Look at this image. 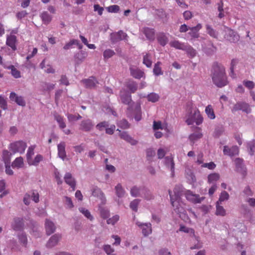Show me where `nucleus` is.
<instances>
[{
  "instance_id": "1",
  "label": "nucleus",
  "mask_w": 255,
  "mask_h": 255,
  "mask_svg": "<svg viewBox=\"0 0 255 255\" xmlns=\"http://www.w3.org/2000/svg\"><path fill=\"white\" fill-rule=\"evenodd\" d=\"M171 203L174 212L179 215L180 218L184 221L188 219L185 210V204L182 201L181 196L182 195V188L181 186L177 185L173 192L169 190Z\"/></svg>"
},
{
  "instance_id": "2",
  "label": "nucleus",
  "mask_w": 255,
  "mask_h": 255,
  "mask_svg": "<svg viewBox=\"0 0 255 255\" xmlns=\"http://www.w3.org/2000/svg\"><path fill=\"white\" fill-rule=\"evenodd\" d=\"M212 78L214 84L218 87H223L228 84L225 68L221 65H214Z\"/></svg>"
},
{
  "instance_id": "3",
  "label": "nucleus",
  "mask_w": 255,
  "mask_h": 255,
  "mask_svg": "<svg viewBox=\"0 0 255 255\" xmlns=\"http://www.w3.org/2000/svg\"><path fill=\"white\" fill-rule=\"evenodd\" d=\"M188 111L186 115V122L188 125H192L195 123L199 125L203 122V118L201 116L199 110L193 106L192 103L187 104Z\"/></svg>"
},
{
  "instance_id": "4",
  "label": "nucleus",
  "mask_w": 255,
  "mask_h": 255,
  "mask_svg": "<svg viewBox=\"0 0 255 255\" xmlns=\"http://www.w3.org/2000/svg\"><path fill=\"white\" fill-rule=\"evenodd\" d=\"M223 32L224 33V38L231 42H236L239 40V35L231 29L224 27Z\"/></svg>"
},
{
  "instance_id": "5",
  "label": "nucleus",
  "mask_w": 255,
  "mask_h": 255,
  "mask_svg": "<svg viewBox=\"0 0 255 255\" xmlns=\"http://www.w3.org/2000/svg\"><path fill=\"white\" fill-rule=\"evenodd\" d=\"M26 146L27 145L25 142L20 140L11 143L10 148L14 153L18 152L22 154L24 153Z\"/></svg>"
},
{
  "instance_id": "6",
  "label": "nucleus",
  "mask_w": 255,
  "mask_h": 255,
  "mask_svg": "<svg viewBox=\"0 0 255 255\" xmlns=\"http://www.w3.org/2000/svg\"><path fill=\"white\" fill-rule=\"evenodd\" d=\"M32 199L35 203H37L39 201V195L38 193L36 191H32L26 193L23 197V202L25 205H28Z\"/></svg>"
},
{
  "instance_id": "7",
  "label": "nucleus",
  "mask_w": 255,
  "mask_h": 255,
  "mask_svg": "<svg viewBox=\"0 0 255 255\" xmlns=\"http://www.w3.org/2000/svg\"><path fill=\"white\" fill-rule=\"evenodd\" d=\"M185 195L187 200L194 203H200L205 199L203 197H200L199 195L194 194L190 190H187Z\"/></svg>"
},
{
  "instance_id": "8",
  "label": "nucleus",
  "mask_w": 255,
  "mask_h": 255,
  "mask_svg": "<svg viewBox=\"0 0 255 255\" xmlns=\"http://www.w3.org/2000/svg\"><path fill=\"white\" fill-rule=\"evenodd\" d=\"M120 99L123 103L128 105V110H130V109L133 107L135 105L134 104L131 103V95L124 90H122L120 92Z\"/></svg>"
},
{
  "instance_id": "9",
  "label": "nucleus",
  "mask_w": 255,
  "mask_h": 255,
  "mask_svg": "<svg viewBox=\"0 0 255 255\" xmlns=\"http://www.w3.org/2000/svg\"><path fill=\"white\" fill-rule=\"evenodd\" d=\"M54 119L58 124L59 128L63 130V132L67 135L70 134L71 131L69 129H64L66 127V124L64 118L57 113L54 114Z\"/></svg>"
},
{
  "instance_id": "10",
  "label": "nucleus",
  "mask_w": 255,
  "mask_h": 255,
  "mask_svg": "<svg viewBox=\"0 0 255 255\" xmlns=\"http://www.w3.org/2000/svg\"><path fill=\"white\" fill-rule=\"evenodd\" d=\"M136 225L142 230V233L145 237H147L152 233L151 225L149 223H143L138 221L136 222Z\"/></svg>"
},
{
  "instance_id": "11",
  "label": "nucleus",
  "mask_w": 255,
  "mask_h": 255,
  "mask_svg": "<svg viewBox=\"0 0 255 255\" xmlns=\"http://www.w3.org/2000/svg\"><path fill=\"white\" fill-rule=\"evenodd\" d=\"M24 226L23 219L20 217H14L11 223V228L15 231L22 230Z\"/></svg>"
},
{
  "instance_id": "12",
  "label": "nucleus",
  "mask_w": 255,
  "mask_h": 255,
  "mask_svg": "<svg viewBox=\"0 0 255 255\" xmlns=\"http://www.w3.org/2000/svg\"><path fill=\"white\" fill-rule=\"evenodd\" d=\"M61 235L55 234L51 236L46 243V247L51 249L56 246L59 241L61 239Z\"/></svg>"
},
{
  "instance_id": "13",
  "label": "nucleus",
  "mask_w": 255,
  "mask_h": 255,
  "mask_svg": "<svg viewBox=\"0 0 255 255\" xmlns=\"http://www.w3.org/2000/svg\"><path fill=\"white\" fill-rule=\"evenodd\" d=\"M92 194L95 197H98L101 200V203L102 205H104L106 202V197L102 191V190L96 186L93 187L91 189Z\"/></svg>"
},
{
  "instance_id": "14",
  "label": "nucleus",
  "mask_w": 255,
  "mask_h": 255,
  "mask_svg": "<svg viewBox=\"0 0 255 255\" xmlns=\"http://www.w3.org/2000/svg\"><path fill=\"white\" fill-rule=\"evenodd\" d=\"M127 34L122 30L111 35V39L113 42H117L122 40H127Z\"/></svg>"
},
{
  "instance_id": "15",
  "label": "nucleus",
  "mask_w": 255,
  "mask_h": 255,
  "mask_svg": "<svg viewBox=\"0 0 255 255\" xmlns=\"http://www.w3.org/2000/svg\"><path fill=\"white\" fill-rule=\"evenodd\" d=\"M223 152L225 155L233 156L238 154L239 148L237 146H233L231 147L228 146H225Z\"/></svg>"
},
{
  "instance_id": "16",
  "label": "nucleus",
  "mask_w": 255,
  "mask_h": 255,
  "mask_svg": "<svg viewBox=\"0 0 255 255\" xmlns=\"http://www.w3.org/2000/svg\"><path fill=\"white\" fill-rule=\"evenodd\" d=\"M164 162L166 167L170 170L171 175L173 176L174 173L175 165L173 158L169 156L165 157Z\"/></svg>"
},
{
  "instance_id": "17",
  "label": "nucleus",
  "mask_w": 255,
  "mask_h": 255,
  "mask_svg": "<svg viewBox=\"0 0 255 255\" xmlns=\"http://www.w3.org/2000/svg\"><path fill=\"white\" fill-rule=\"evenodd\" d=\"M45 228L46 234L48 235H50L53 233L56 230L55 224L53 222L49 220V219H46L45 220Z\"/></svg>"
},
{
  "instance_id": "18",
  "label": "nucleus",
  "mask_w": 255,
  "mask_h": 255,
  "mask_svg": "<svg viewBox=\"0 0 255 255\" xmlns=\"http://www.w3.org/2000/svg\"><path fill=\"white\" fill-rule=\"evenodd\" d=\"M16 37L14 35L9 34L7 35L6 44L9 46L13 50H15L16 42Z\"/></svg>"
},
{
  "instance_id": "19",
  "label": "nucleus",
  "mask_w": 255,
  "mask_h": 255,
  "mask_svg": "<svg viewBox=\"0 0 255 255\" xmlns=\"http://www.w3.org/2000/svg\"><path fill=\"white\" fill-rule=\"evenodd\" d=\"M64 178L65 182L70 186L73 190H74L75 189L76 181L72 174L69 172H67L65 174Z\"/></svg>"
},
{
  "instance_id": "20",
  "label": "nucleus",
  "mask_w": 255,
  "mask_h": 255,
  "mask_svg": "<svg viewBox=\"0 0 255 255\" xmlns=\"http://www.w3.org/2000/svg\"><path fill=\"white\" fill-rule=\"evenodd\" d=\"M120 136L121 138L129 143L132 145H135L138 142L136 140L133 138L130 135L125 131L121 133Z\"/></svg>"
},
{
  "instance_id": "21",
  "label": "nucleus",
  "mask_w": 255,
  "mask_h": 255,
  "mask_svg": "<svg viewBox=\"0 0 255 255\" xmlns=\"http://www.w3.org/2000/svg\"><path fill=\"white\" fill-rule=\"evenodd\" d=\"M80 126L82 130L88 131L93 128L94 124L91 120L87 119L82 121Z\"/></svg>"
},
{
  "instance_id": "22",
  "label": "nucleus",
  "mask_w": 255,
  "mask_h": 255,
  "mask_svg": "<svg viewBox=\"0 0 255 255\" xmlns=\"http://www.w3.org/2000/svg\"><path fill=\"white\" fill-rule=\"evenodd\" d=\"M9 98L11 100L15 101L19 106H24L25 105L23 98L21 96H17L14 92H11L10 94Z\"/></svg>"
},
{
  "instance_id": "23",
  "label": "nucleus",
  "mask_w": 255,
  "mask_h": 255,
  "mask_svg": "<svg viewBox=\"0 0 255 255\" xmlns=\"http://www.w3.org/2000/svg\"><path fill=\"white\" fill-rule=\"evenodd\" d=\"M249 105L245 103H238L235 104L233 108L232 111L233 112H236L238 110H242L243 111L248 112Z\"/></svg>"
},
{
  "instance_id": "24",
  "label": "nucleus",
  "mask_w": 255,
  "mask_h": 255,
  "mask_svg": "<svg viewBox=\"0 0 255 255\" xmlns=\"http://www.w3.org/2000/svg\"><path fill=\"white\" fill-rule=\"evenodd\" d=\"M215 215L217 216L224 217L227 215V211L222 205L221 203L216 202Z\"/></svg>"
},
{
  "instance_id": "25",
  "label": "nucleus",
  "mask_w": 255,
  "mask_h": 255,
  "mask_svg": "<svg viewBox=\"0 0 255 255\" xmlns=\"http://www.w3.org/2000/svg\"><path fill=\"white\" fill-rule=\"evenodd\" d=\"M87 88H92L95 87L98 84V81L94 77H91L89 79H84L81 81Z\"/></svg>"
},
{
  "instance_id": "26",
  "label": "nucleus",
  "mask_w": 255,
  "mask_h": 255,
  "mask_svg": "<svg viewBox=\"0 0 255 255\" xmlns=\"http://www.w3.org/2000/svg\"><path fill=\"white\" fill-rule=\"evenodd\" d=\"M142 32L145 34L147 39L153 40L154 39V30L152 28L148 27H144L142 29Z\"/></svg>"
},
{
  "instance_id": "27",
  "label": "nucleus",
  "mask_w": 255,
  "mask_h": 255,
  "mask_svg": "<svg viewBox=\"0 0 255 255\" xmlns=\"http://www.w3.org/2000/svg\"><path fill=\"white\" fill-rule=\"evenodd\" d=\"M115 194L119 198H123L126 195V191L121 183L115 187Z\"/></svg>"
},
{
  "instance_id": "28",
  "label": "nucleus",
  "mask_w": 255,
  "mask_h": 255,
  "mask_svg": "<svg viewBox=\"0 0 255 255\" xmlns=\"http://www.w3.org/2000/svg\"><path fill=\"white\" fill-rule=\"evenodd\" d=\"M153 128L155 131L159 129H164L167 132L169 131L167 124L162 123L160 121H154L153 124Z\"/></svg>"
},
{
  "instance_id": "29",
  "label": "nucleus",
  "mask_w": 255,
  "mask_h": 255,
  "mask_svg": "<svg viewBox=\"0 0 255 255\" xmlns=\"http://www.w3.org/2000/svg\"><path fill=\"white\" fill-rule=\"evenodd\" d=\"M202 28V25L201 24H198L196 26L194 27H189V30L190 31L189 32V34L191 35V37L193 38H197L199 37L198 31Z\"/></svg>"
},
{
  "instance_id": "30",
  "label": "nucleus",
  "mask_w": 255,
  "mask_h": 255,
  "mask_svg": "<svg viewBox=\"0 0 255 255\" xmlns=\"http://www.w3.org/2000/svg\"><path fill=\"white\" fill-rule=\"evenodd\" d=\"M88 53L84 51H80L75 55L74 58L77 63H82L87 57Z\"/></svg>"
},
{
  "instance_id": "31",
  "label": "nucleus",
  "mask_w": 255,
  "mask_h": 255,
  "mask_svg": "<svg viewBox=\"0 0 255 255\" xmlns=\"http://www.w3.org/2000/svg\"><path fill=\"white\" fill-rule=\"evenodd\" d=\"M220 175L218 173H213L208 175L207 177V182L209 184H216V182L220 179Z\"/></svg>"
},
{
  "instance_id": "32",
  "label": "nucleus",
  "mask_w": 255,
  "mask_h": 255,
  "mask_svg": "<svg viewBox=\"0 0 255 255\" xmlns=\"http://www.w3.org/2000/svg\"><path fill=\"white\" fill-rule=\"evenodd\" d=\"M58 153L59 157L62 160H64L66 156L64 142H61L58 145Z\"/></svg>"
},
{
  "instance_id": "33",
  "label": "nucleus",
  "mask_w": 255,
  "mask_h": 255,
  "mask_svg": "<svg viewBox=\"0 0 255 255\" xmlns=\"http://www.w3.org/2000/svg\"><path fill=\"white\" fill-rule=\"evenodd\" d=\"M134 110V113L135 114L134 119L136 121H139L141 120V109L140 105L136 104L133 107L131 108L129 111Z\"/></svg>"
},
{
  "instance_id": "34",
  "label": "nucleus",
  "mask_w": 255,
  "mask_h": 255,
  "mask_svg": "<svg viewBox=\"0 0 255 255\" xmlns=\"http://www.w3.org/2000/svg\"><path fill=\"white\" fill-rule=\"evenodd\" d=\"M144 187H137L134 186L130 189V195L132 197L142 196V190Z\"/></svg>"
},
{
  "instance_id": "35",
  "label": "nucleus",
  "mask_w": 255,
  "mask_h": 255,
  "mask_svg": "<svg viewBox=\"0 0 255 255\" xmlns=\"http://www.w3.org/2000/svg\"><path fill=\"white\" fill-rule=\"evenodd\" d=\"M186 44V43H182L178 40H173L169 43L171 47L182 50H183Z\"/></svg>"
},
{
  "instance_id": "36",
  "label": "nucleus",
  "mask_w": 255,
  "mask_h": 255,
  "mask_svg": "<svg viewBox=\"0 0 255 255\" xmlns=\"http://www.w3.org/2000/svg\"><path fill=\"white\" fill-rule=\"evenodd\" d=\"M204 50L208 54H212L216 51V48L211 42H209L206 45L203 47Z\"/></svg>"
},
{
  "instance_id": "37",
  "label": "nucleus",
  "mask_w": 255,
  "mask_h": 255,
  "mask_svg": "<svg viewBox=\"0 0 255 255\" xmlns=\"http://www.w3.org/2000/svg\"><path fill=\"white\" fill-rule=\"evenodd\" d=\"M99 210L100 213V215L103 219H108L110 216V211L106 208L103 207L101 205L99 206Z\"/></svg>"
},
{
  "instance_id": "38",
  "label": "nucleus",
  "mask_w": 255,
  "mask_h": 255,
  "mask_svg": "<svg viewBox=\"0 0 255 255\" xmlns=\"http://www.w3.org/2000/svg\"><path fill=\"white\" fill-rule=\"evenodd\" d=\"M131 75L136 79H140L143 76L144 73L136 68L131 67L130 68Z\"/></svg>"
},
{
  "instance_id": "39",
  "label": "nucleus",
  "mask_w": 255,
  "mask_h": 255,
  "mask_svg": "<svg viewBox=\"0 0 255 255\" xmlns=\"http://www.w3.org/2000/svg\"><path fill=\"white\" fill-rule=\"evenodd\" d=\"M183 51H186L188 56L191 58L195 57L196 55V50L187 44L185 45Z\"/></svg>"
},
{
  "instance_id": "40",
  "label": "nucleus",
  "mask_w": 255,
  "mask_h": 255,
  "mask_svg": "<svg viewBox=\"0 0 255 255\" xmlns=\"http://www.w3.org/2000/svg\"><path fill=\"white\" fill-rule=\"evenodd\" d=\"M185 172L186 178L189 183L190 184L194 183L196 182V179L193 172L189 169L186 170Z\"/></svg>"
},
{
  "instance_id": "41",
  "label": "nucleus",
  "mask_w": 255,
  "mask_h": 255,
  "mask_svg": "<svg viewBox=\"0 0 255 255\" xmlns=\"http://www.w3.org/2000/svg\"><path fill=\"white\" fill-rule=\"evenodd\" d=\"M230 198L229 194L226 191H223L221 192L217 203H221L224 201H228Z\"/></svg>"
},
{
  "instance_id": "42",
  "label": "nucleus",
  "mask_w": 255,
  "mask_h": 255,
  "mask_svg": "<svg viewBox=\"0 0 255 255\" xmlns=\"http://www.w3.org/2000/svg\"><path fill=\"white\" fill-rule=\"evenodd\" d=\"M23 165V159L21 157L16 158L12 163V166L17 168L22 167Z\"/></svg>"
},
{
  "instance_id": "43",
  "label": "nucleus",
  "mask_w": 255,
  "mask_h": 255,
  "mask_svg": "<svg viewBox=\"0 0 255 255\" xmlns=\"http://www.w3.org/2000/svg\"><path fill=\"white\" fill-rule=\"evenodd\" d=\"M40 17L44 24H48L52 19V16L47 12L44 11L41 15Z\"/></svg>"
},
{
  "instance_id": "44",
  "label": "nucleus",
  "mask_w": 255,
  "mask_h": 255,
  "mask_svg": "<svg viewBox=\"0 0 255 255\" xmlns=\"http://www.w3.org/2000/svg\"><path fill=\"white\" fill-rule=\"evenodd\" d=\"M141 197L147 200H150L153 199V196L151 191L145 188H143V190H142V196Z\"/></svg>"
},
{
  "instance_id": "45",
  "label": "nucleus",
  "mask_w": 255,
  "mask_h": 255,
  "mask_svg": "<svg viewBox=\"0 0 255 255\" xmlns=\"http://www.w3.org/2000/svg\"><path fill=\"white\" fill-rule=\"evenodd\" d=\"M64 205L67 209H71L74 207V204L72 199L68 197L64 196L63 199Z\"/></svg>"
},
{
  "instance_id": "46",
  "label": "nucleus",
  "mask_w": 255,
  "mask_h": 255,
  "mask_svg": "<svg viewBox=\"0 0 255 255\" xmlns=\"http://www.w3.org/2000/svg\"><path fill=\"white\" fill-rule=\"evenodd\" d=\"M205 113L209 119L213 120L215 118V115L211 105H208L206 107Z\"/></svg>"
},
{
  "instance_id": "47",
  "label": "nucleus",
  "mask_w": 255,
  "mask_h": 255,
  "mask_svg": "<svg viewBox=\"0 0 255 255\" xmlns=\"http://www.w3.org/2000/svg\"><path fill=\"white\" fill-rule=\"evenodd\" d=\"M161 63L160 62H157L155 64L153 69V74L156 76L161 75L163 74V72L160 67Z\"/></svg>"
},
{
  "instance_id": "48",
  "label": "nucleus",
  "mask_w": 255,
  "mask_h": 255,
  "mask_svg": "<svg viewBox=\"0 0 255 255\" xmlns=\"http://www.w3.org/2000/svg\"><path fill=\"white\" fill-rule=\"evenodd\" d=\"M206 31L208 34L213 38H217L218 37L217 32L214 29L212 26L209 24L206 25Z\"/></svg>"
},
{
  "instance_id": "49",
  "label": "nucleus",
  "mask_w": 255,
  "mask_h": 255,
  "mask_svg": "<svg viewBox=\"0 0 255 255\" xmlns=\"http://www.w3.org/2000/svg\"><path fill=\"white\" fill-rule=\"evenodd\" d=\"M126 86L131 93H134L137 89V84L131 80L127 82Z\"/></svg>"
},
{
  "instance_id": "50",
  "label": "nucleus",
  "mask_w": 255,
  "mask_h": 255,
  "mask_svg": "<svg viewBox=\"0 0 255 255\" xmlns=\"http://www.w3.org/2000/svg\"><path fill=\"white\" fill-rule=\"evenodd\" d=\"M146 98L148 101L155 103L159 100V96L156 93H151L146 96Z\"/></svg>"
},
{
  "instance_id": "51",
  "label": "nucleus",
  "mask_w": 255,
  "mask_h": 255,
  "mask_svg": "<svg viewBox=\"0 0 255 255\" xmlns=\"http://www.w3.org/2000/svg\"><path fill=\"white\" fill-rule=\"evenodd\" d=\"M43 159V156L40 154H37L33 160L32 159L28 162L29 165H37Z\"/></svg>"
},
{
  "instance_id": "52",
  "label": "nucleus",
  "mask_w": 255,
  "mask_h": 255,
  "mask_svg": "<svg viewBox=\"0 0 255 255\" xmlns=\"http://www.w3.org/2000/svg\"><path fill=\"white\" fill-rule=\"evenodd\" d=\"M157 40L162 46H165L168 42V39L167 36L163 33L160 34L158 36Z\"/></svg>"
},
{
  "instance_id": "53",
  "label": "nucleus",
  "mask_w": 255,
  "mask_h": 255,
  "mask_svg": "<svg viewBox=\"0 0 255 255\" xmlns=\"http://www.w3.org/2000/svg\"><path fill=\"white\" fill-rule=\"evenodd\" d=\"M179 232H182L186 233H188L190 235L194 236V231L191 228H188L184 225H181L179 229Z\"/></svg>"
},
{
  "instance_id": "54",
  "label": "nucleus",
  "mask_w": 255,
  "mask_h": 255,
  "mask_svg": "<svg viewBox=\"0 0 255 255\" xmlns=\"http://www.w3.org/2000/svg\"><path fill=\"white\" fill-rule=\"evenodd\" d=\"M143 63L147 67H151L152 65V61L151 60V55L149 54L146 53L143 56Z\"/></svg>"
},
{
  "instance_id": "55",
  "label": "nucleus",
  "mask_w": 255,
  "mask_h": 255,
  "mask_svg": "<svg viewBox=\"0 0 255 255\" xmlns=\"http://www.w3.org/2000/svg\"><path fill=\"white\" fill-rule=\"evenodd\" d=\"M168 149L166 147H160L157 150V154L159 159H162L168 152Z\"/></svg>"
},
{
  "instance_id": "56",
  "label": "nucleus",
  "mask_w": 255,
  "mask_h": 255,
  "mask_svg": "<svg viewBox=\"0 0 255 255\" xmlns=\"http://www.w3.org/2000/svg\"><path fill=\"white\" fill-rule=\"evenodd\" d=\"M18 239L19 243L23 246L26 247L27 244V239L26 234L23 233L18 234Z\"/></svg>"
},
{
  "instance_id": "57",
  "label": "nucleus",
  "mask_w": 255,
  "mask_h": 255,
  "mask_svg": "<svg viewBox=\"0 0 255 255\" xmlns=\"http://www.w3.org/2000/svg\"><path fill=\"white\" fill-rule=\"evenodd\" d=\"M79 211L82 213L87 219L91 221L93 220V217L91 215L89 211L84 208L80 207L79 208Z\"/></svg>"
},
{
  "instance_id": "58",
  "label": "nucleus",
  "mask_w": 255,
  "mask_h": 255,
  "mask_svg": "<svg viewBox=\"0 0 255 255\" xmlns=\"http://www.w3.org/2000/svg\"><path fill=\"white\" fill-rule=\"evenodd\" d=\"M41 86L43 91H50L54 88L55 84L50 83H43Z\"/></svg>"
},
{
  "instance_id": "59",
  "label": "nucleus",
  "mask_w": 255,
  "mask_h": 255,
  "mask_svg": "<svg viewBox=\"0 0 255 255\" xmlns=\"http://www.w3.org/2000/svg\"><path fill=\"white\" fill-rule=\"evenodd\" d=\"M35 148V145H31L28 147L27 153H26V158L27 160V162L30 161L31 159V157L32 155L34 154V150Z\"/></svg>"
},
{
  "instance_id": "60",
  "label": "nucleus",
  "mask_w": 255,
  "mask_h": 255,
  "mask_svg": "<svg viewBox=\"0 0 255 255\" xmlns=\"http://www.w3.org/2000/svg\"><path fill=\"white\" fill-rule=\"evenodd\" d=\"M120 219V216L118 215H115L107 220V223L109 225H114L118 222Z\"/></svg>"
},
{
  "instance_id": "61",
  "label": "nucleus",
  "mask_w": 255,
  "mask_h": 255,
  "mask_svg": "<svg viewBox=\"0 0 255 255\" xmlns=\"http://www.w3.org/2000/svg\"><path fill=\"white\" fill-rule=\"evenodd\" d=\"M140 200L134 199L132 201L129 205L130 208L134 211L136 212L137 211L138 206L140 202Z\"/></svg>"
},
{
  "instance_id": "62",
  "label": "nucleus",
  "mask_w": 255,
  "mask_h": 255,
  "mask_svg": "<svg viewBox=\"0 0 255 255\" xmlns=\"http://www.w3.org/2000/svg\"><path fill=\"white\" fill-rule=\"evenodd\" d=\"M115 54V52L111 49H106L103 53V56L105 59H109Z\"/></svg>"
},
{
  "instance_id": "63",
  "label": "nucleus",
  "mask_w": 255,
  "mask_h": 255,
  "mask_svg": "<svg viewBox=\"0 0 255 255\" xmlns=\"http://www.w3.org/2000/svg\"><path fill=\"white\" fill-rule=\"evenodd\" d=\"M202 136V134L200 131H197L195 133L191 134L189 136V139L194 142V141L201 138Z\"/></svg>"
},
{
  "instance_id": "64",
  "label": "nucleus",
  "mask_w": 255,
  "mask_h": 255,
  "mask_svg": "<svg viewBox=\"0 0 255 255\" xmlns=\"http://www.w3.org/2000/svg\"><path fill=\"white\" fill-rule=\"evenodd\" d=\"M248 146L250 155H254L255 152V141L249 142L248 144Z\"/></svg>"
}]
</instances>
